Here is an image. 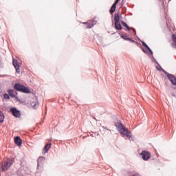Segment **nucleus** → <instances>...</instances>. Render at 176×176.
Masks as SVG:
<instances>
[{
  "label": "nucleus",
  "instance_id": "nucleus-13",
  "mask_svg": "<svg viewBox=\"0 0 176 176\" xmlns=\"http://www.w3.org/2000/svg\"><path fill=\"white\" fill-rule=\"evenodd\" d=\"M14 143L18 146H21V145H23V140H21V138H20L19 136H16L14 138Z\"/></svg>",
  "mask_w": 176,
  "mask_h": 176
},
{
  "label": "nucleus",
  "instance_id": "nucleus-31",
  "mask_svg": "<svg viewBox=\"0 0 176 176\" xmlns=\"http://www.w3.org/2000/svg\"><path fill=\"white\" fill-rule=\"evenodd\" d=\"M172 97H175V98H176V95H175V94L173 93V94H172Z\"/></svg>",
  "mask_w": 176,
  "mask_h": 176
},
{
  "label": "nucleus",
  "instance_id": "nucleus-20",
  "mask_svg": "<svg viewBox=\"0 0 176 176\" xmlns=\"http://www.w3.org/2000/svg\"><path fill=\"white\" fill-rule=\"evenodd\" d=\"M116 5L113 4V5L111 6V8H110L109 12H110V13H111V14H113V13H115V11H116Z\"/></svg>",
  "mask_w": 176,
  "mask_h": 176
},
{
  "label": "nucleus",
  "instance_id": "nucleus-4",
  "mask_svg": "<svg viewBox=\"0 0 176 176\" xmlns=\"http://www.w3.org/2000/svg\"><path fill=\"white\" fill-rule=\"evenodd\" d=\"M162 71L164 75L167 76L168 80L171 82L172 85H174L175 86H176V77L173 74H171L167 72L166 70H162Z\"/></svg>",
  "mask_w": 176,
  "mask_h": 176
},
{
  "label": "nucleus",
  "instance_id": "nucleus-10",
  "mask_svg": "<svg viewBox=\"0 0 176 176\" xmlns=\"http://www.w3.org/2000/svg\"><path fill=\"white\" fill-rule=\"evenodd\" d=\"M17 176H24L25 175V169L24 167L21 166L19 168V169L16 170Z\"/></svg>",
  "mask_w": 176,
  "mask_h": 176
},
{
  "label": "nucleus",
  "instance_id": "nucleus-24",
  "mask_svg": "<svg viewBox=\"0 0 176 176\" xmlns=\"http://www.w3.org/2000/svg\"><path fill=\"white\" fill-rule=\"evenodd\" d=\"M172 40L176 43V35L174 34L172 35Z\"/></svg>",
  "mask_w": 176,
  "mask_h": 176
},
{
  "label": "nucleus",
  "instance_id": "nucleus-29",
  "mask_svg": "<svg viewBox=\"0 0 176 176\" xmlns=\"http://www.w3.org/2000/svg\"><path fill=\"white\" fill-rule=\"evenodd\" d=\"M131 30H133V32L135 33V35H137V32H135V29H134V28H131Z\"/></svg>",
  "mask_w": 176,
  "mask_h": 176
},
{
  "label": "nucleus",
  "instance_id": "nucleus-17",
  "mask_svg": "<svg viewBox=\"0 0 176 176\" xmlns=\"http://www.w3.org/2000/svg\"><path fill=\"white\" fill-rule=\"evenodd\" d=\"M121 24L127 30V31H130V30L131 29L130 26H129V25H127V23L123 21H121Z\"/></svg>",
  "mask_w": 176,
  "mask_h": 176
},
{
  "label": "nucleus",
  "instance_id": "nucleus-25",
  "mask_svg": "<svg viewBox=\"0 0 176 176\" xmlns=\"http://www.w3.org/2000/svg\"><path fill=\"white\" fill-rule=\"evenodd\" d=\"M129 42H131V43H135V41L133 40V38H128Z\"/></svg>",
  "mask_w": 176,
  "mask_h": 176
},
{
  "label": "nucleus",
  "instance_id": "nucleus-27",
  "mask_svg": "<svg viewBox=\"0 0 176 176\" xmlns=\"http://www.w3.org/2000/svg\"><path fill=\"white\" fill-rule=\"evenodd\" d=\"M159 2H161L162 5H164V2L166 1V0H158Z\"/></svg>",
  "mask_w": 176,
  "mask_h": 176
},
{
  "label": "nucleus",
  "instance_id": "nucleus-3",
  "mask_svg": "<svg viewBox=\"0 0 176 176\" xmlns=\"http://www.w3.org/2000/svg\"><path fill=\"white\" fill-rule=\"evenodd\" d=\"M114 21H115V28L118 31L122 30V25L120 24V19L119 18V14H115L114 15Z\"/></svg>",
  "mask_w": 176,
  "mask_h": 176
},
{
  "label": "nucleus",
  "instance_id": "nucleus-26",
  "mask_svg": "<svg viewBox=\"0 0 176 176\" xmlns=\"http://www.w3.org/2000/svg\"><path fill=\"white\" fill-rule=\"evenodd\" d=\"M119 1H120V0H116L115 2L113 3V5L117 6L118 3H119Z\"/></svg>",
  "mask_w": 176,
  "mask_h": 176
},
{
  "label": "nucleus",
  "instance_id": "nucleus-28",
  "mask_svg": "<svg viewBox=\"0 0 176 176\" xmlns=\"http://www.w3.org/2000/svg\"><path fill=\"white\" fill-rule=\"evenodd\" d=\"M142 52H144V53H146V54H148V51L145 50L144 48H142Z\"/></svg>",
  "mask_w": 176,
  "mask_h": 176
},
{
  "label": "nucleus",
  "instance_id": "nucleus-33",
  "mask_svg": "<svg viewBox=\"0 0 176 176\" xmlns=\"http://www.w3.org/2000/svg\"><path fill=\"white\" fill-rule=\"evenodd\" d=\"M124 0H122V2H123Z\"/></svg>",
  "mask_w": 176,
  "mask_h": 176
},
{
  "label": "nucleus",
  "instance_id": "nucleus-9",
  "mask_svg": "<svg viewBox=\"0 0 176 176\" xmlns=\"http://www.w3.org/2000/svg\"><path fill=\"white\" fill-rule=\"evenodd\" d=\"M138 41H140L142 44V46H144V47H145V49H146L149 52L150 54H151V56H153V52L149 47V46H148L144 41H142L141 39H140V38H138Z\"/></svg>",
  "mask_w": 176,
  "mask_h": 176
},
{
  "label": "nucleus",
  "instance_id": "nucleus-12",
  "mask_svg": "<svg viewBox=\"0 0 176 176\" xmlns=\"http://www.w3.org/2000/svg\"><path fill=\"white\" fill-rule=\"evenodd\" d=\"M97 23V21L92 20V21H89L88 22L84 23V24H87V28H93L94 25Z\"/></svg>",
  "mask_w": 176,
  "mask_h": 176
},
{
  "label": "nucleus",
  "instance_id": "nucleus-19",
  "mask_svg": "<svg viewBox=\"0 0 176 176\" xmlns=\"http://www.w3.org/2000/svg\"><path fill=\"white\" fill-rule=\"evenodd\" d=\"M119 35L120 36V38H122L124 41H128L129 36H127V34H123V33H119Z\"/></svg>",
  "mask_w": 176,
  "mask_h": 176
},
{
  "label": "nucleus",
  "instance_id": "nucleus-7",
  "mask_svg": "<svg viewBox=\"0 0 176 176\" xmlns=\"http://www.w3.org/2000/svg\"><path fill=\"white\" fill-rule=\"evenodd\" d=\"M12 65H14L16 74H20V64L17 62V60L13 58L12 59Z\"/></svg>",
  "mask_w": 176,
  "mask_h": 176
},
{
  "label": "nucleus",
  "instance_id": "nucleus-11",
  "mask_svg": "<svg viewBox=\"0 0 176 176\" xmlns=\"http://www.w3.org/2000/svg\"><path fill=\"white\" fill-rule=\"evenodd\" d=\"M23 86L24 85L20 84V83H15L14 85V90H16V91H19L21 93Z\"/></svg>",
  "mask_w": 176,
  "mask_h": 176
},
{
  "label": "nucleus",
  "instance_id": "nucleus-32",
  "mask_svg": "<svg viewBox=\"0 0 176 176\" xmlns=\"http://www.w3.org/2000/svg\"><path fill=\"white\" fill-rule=\"evenodd\" d=\"M102 128H103L104 130H108V129L107 128V126H102Z\"/></svg>",
  "mask_w": 176,
  "mask_h": 176
},
{
  "label": "nucleus",
  "instance_id": "nucleus-16",
  "mask_svg": "<svg viewBox=\"0 0 176 176\" xmlns=\"http://www.w3.org/2000/svg\"><path fill=\"white\" fill-rule=\"evenodd\" d=\"M50 148H52V143H50V142L47 143L46 145L43 148L44 153H47V152H49V149H50Z\"/></svg>",
  "mask_w": 176,
  "mask_h": 176
},
{
  "label": "nucleus",
  "instance_id": "nucleus-1",
  "mask_svg": "<svg viewBox=\"0 0 176 176\" xmlns=\"http://www.w3.org/2000/svg\"><path fill=\"white\" fill-rule=\"evenodd\" d=\"M115 126L120 134H122L124 137H126V138H131V132H130V131H129V129L122 124V121L120 120H118L115 122Z\"/></svg>",
  "mask_w": 176,
  "mask_h": 176
},
{
  "label": "nucleus",
  "instance_id": "nucleus-2",
  "mask_svg": "<svg viewBox=\"0 0 176 176\" xmlns=\"http://www.w3.org/2000/svg\"><path fill=\"white\" fill-rule=\"evenodd\" d=\"M14 162L13 157H10L6 159L4 162L0 163V173H5L6 170H9Z\"/></svg>",
  "mask_w": 176,
  "mask_h": 176
},
{
  "label": "nucleus",
  "instance_id": "nucleus-18",
  "mask_svg": "<svg viewBox=\"0 0 176 176\" xmlns=\"http://www.w3.org/2000/svg\"><path fill=\"white\" fill-rule=\"evenodd\" d=\"M5 120V114H3V112L0 110V123H3V121Z\"/></svg>",
  "mask_w": 176,
  "mask_h": 176
},
{
  "label": "nucleus",
  "instance_id": "nucleus-30",
  "mask_svg": "<svg viewBox=\"0 0 176 176\" xmlns=\"http://www.w3.org/2000/svg\"><path fill=\"white\" fill-rule=\"evenodd\" d=\"M123 5H124V3H123V1H122L120 3V8H122V6H123Z\"/></svg>",
  "mask_w": 176,
  "mask_h": 176
},
{
  "label": "nucleus",
  "instance_id": "nucleus-6",
  "mask_svg": "<svg viewBox=\"0 0 176 176\" xmlns=\"http://www.w3.org/2000/svg\"><path fill=\"white\" fill-rule=\"evenodd\" d=\"M140 155L142 156V159L146 162L151 159V153L148 151H142V153H140Z\"/></svg>",
  "mask_w": 176,
  "mask_h": 176
},
{
  "label": "nucleus",
  "instance_id": "nucleus-21",
  "mask_svg": "<svg viewBox=\"0 0 176 176\" xmlns=\"http://www.w3.org/2000/svg\"><path fill=\"white\" fill-rule=\"evenodd\" d=\"M156 64H157V65H159V67H156L157 71H160V72H162L164 71V69L163 68H162V66H160V65H159V63H157V61L156 60V59H155V58H153Z\"/></svg>",
  "mask_w": 176,
  "mask_h": 176
},
{
  "label": "nucleus",
  "instance_id": "nucleus-15",
  "mask_svg": "<svg viewBox=\"0 0 176 176\" xmlns=\"http://www.w3.org/2000/svg\"><path fill=\"white\" fill-rule=\"evenodd\" d=\"M21 93H24L25 94H30L31 93V89L28 87H25L23 85L22 87V91H21Z\"/></svg>",
  "mask_w": 176,
  "mask_h": 176
},
{
  "label": "nucleus",
  "instance_id": "nucleus-14",
  "mask_svg": "<svg viewBox=\"0 0 176 176\" xmlns=\"http://www.w3.org/2000/svg\"><path fill=\"white\" fill-rule=\"evenodd\" d=\"M9 96L10 97H12V98H15V100L16 101H19V97H17L15 94H14V90L13 89H8V91Z\"/></svg>",
  "mask_w": 176,
  "mask_h": 176
},
{
  "label": "nucleus",
  "instance_id": "nucleus-22",
  "mask_svg": "<svg viewBox=\"0 0 176 176\" xmlns=\"http://www.w3.org/2000/svg\"><path fill=\"white\" fill-rule=\"evenodd\" d=\"M30 105H31V107H32V108L34 109H36V105H37L36 102H30Z\"/></svg>",
  "mask_w": 176,
  "mask_h": 176
},
{
  "label": "nucleus",
  "instance_id": "nucleus-8",
  "mask_svg": "<svg viewBox=\"0 0 176 176\" xmlns=\"http://www.w3.org/2000/svg\"><path fill=\"white\" fill-rule=\"evenodd\" d=\"M45 160H46V158L45 157H39L37 160V169L39 170V167L41 166H43V163L45 162Z\"/></svg>",
  "mask_w": 176,
  "mask_h": 176
},
{
  "label": "nucleus",
  "instance_id": "nucleus-23",
  "mask_svg": "<svg viewBox=\"0 0 176 176\" xmlns=\"http://www.w3.org/2000/svg\"><path fill=\"white\" fill-rule=\"evenodd\" d=\"M3 97L5 100H10V96L8 94H4Z\"/></svg>",
  "mask_w": 176,
  "mask_h": 176
},
{
  "label": "nucleus",
  "instance_id": "nucleus-5",
  "mask_svg": "<svg viewBox=\"0 0 176 176\" xmlns=\"http://www.w3.org/2000/svg\"><path fill=\"white\" fill-rule=\"evenodd\" d=\"M10 112H11L14 118H21V112L16 107H11L10 109Z\"/></svg>",
  "mask_w": 176,
  "mask_h": 176
}]
</instances>
